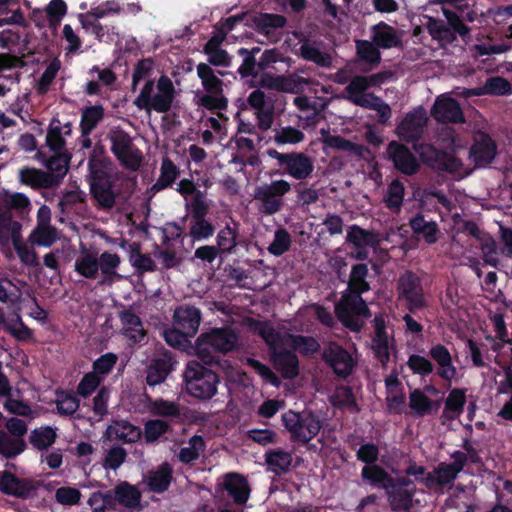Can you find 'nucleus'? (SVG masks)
Instances as JSON below:
<instances>
[{"mask_svg":"<svg viewBox=\"0 0 512 512\" xmlns=\"http://www.w3.org/2000/svg\"><path fill=\"white\" fill-rule=\"evenodd\" d=\"M361 478L373 487L384 490L390 511L410 512L414 508L417 486L412 479L405 476L394 477L380 465L363 466Z\"/></svg>","mask_w":512,"mask_h":512,"instance_id":"obj_1","label":"nucleus"},{"mask_svg":"<svg viewBox=\"0 0 512 512\" xmlns=\"http://www.w3.org/2000/svg\"><path fill=\"white\" fill-rule=\"evenodd\" d=\"M236 346L235 332L229 328H218L201 334L196 340L194 349L201 362L213 366L220 365L221 354L234 350Z\"/></svg>","mask_w":512,"mask_h":512,"instance_id":"obj_2","label":"nucleus"},{"mask_svg":"<svg viewBox=\"0 0 512 512\" xmlns=\"http://www.w3.org/2000/svg\"><path fill=\"white\" fill-rule=\"evenodd\" d=\"M154 80L146 81L140 93L134 100V105L141 110H155L157 113H168L176 99L177 90L167 75H160L154 94Z\"/></svg>","mask_w":512,"mask_h":512,"instance_id":"obj_3","label":"nucleus"},{"mask_svg":"<svg viewBox=\"0 0 512 512\" xmlns=\"http://www.w3.org/2000/svg\"><path fill=\"white\" fill-rule=\"evenodd\" d=\"M183 376L186 391L193 398L209 400L218 392L220 377L203 362L189 361Z\"/></svg>","mask_w":512,"mask_h":512,"instance_id":"obj_4","label":"nucleus"},{"mask_svg":"<svg viewBox=\"0 0 512 512\" xmlns=\"http://www.w3.org/2000/svg\"><path fill=\"white\" fill-rule=\"evenodd\" d=\"M282 424L290 434L292 442L307 444L316 438L323 423L313 411L288 410L282 415Z\"/></svg>","mask_w":512,"mask_h":512,"instance_id":"obj_5","label":"nucleus"},{"mask_svg":"<svg viewBox=\"0 0 512 512\" xmlns=\"http://www.w3.org/2000/svg\"><path fill=\"white\" fill-rule=\"evenodd\" d=\"M186 215L182 221H189V235L193 240H202L214 235L216 228L207 218L209 204L204 192H197L195 197L185 203Z\"/></svg>","mask_w":512,"mask_h":512,"instance_id":"obj_6","label":"nucleus"},{"mask_svg":"<svg viewBox=\"0 0 512 512\" xmlns=\"http://www.w3.org/2000/svg\"><path fill=\"white\" fill-rule=\"evenodd\" d=\"M397 292L399 299L406 302V307L410 313H416L428 306V301L424 296L423 281L412 270H406L399 277Z\"/></svg>","mask_w":512,"mask_h":512,"instance_id":"obj_7","label":"nucleus"},{"mask_svg":"<svg viewBox=\"0 0 512 512\" xmlns=\"http://www.w3.org/2000/svg\"><path fill=\"white\" fill-rule=\"evenodd\" d=\"M268 156L276 159L284 173L295 180L302 181L311 176L314 171V163L310 156L303 152L282 153L276 149H268Z\"/></svg>","mask_w":512,"mask_h":512,"instance_id":"obj_8","label":"nucleus"},{"mask_svg":"<svg viewBox=\"0 0 512 512\" xmlns=\"http://www.w3.org/2000/svg\"><path fill=\"white\" fill-rule=\"evenodd\" d=\"M90 195L98 208L109 211L116 204L117 192L115 190V176L112 171L95 172L87 176Z\"/></svg>","mask_w":512,"mask_h":512,"instance_id":"obj_9","label":"nucleus"},{"mask_svg":"<svg viewBox=\"0 0 512 512\" xmlns=\"http://www.w3.org/2000/svg\"><path fill=\"white\" fill-rule=\"evenodd\" d=\"M291 190L286 180H274L269 184L257 186L254 199L261 203L260 210L266 215H274L283 208V197Z\"/></svg>","mask_w":512,"mask_h":512,"instance_id":"obj_10","label":"nucleus"},{"mask_svg":"<svg viewBox=\"0 0 512 512\" xmlns=\"http://www.w3.org/2000/svg\"><path fill=\"white\" fill-rule=\"evenodd\" d=\"M111 151L120 164L130 170H137L142 163V153L133 144L129 134L123 130H116L109 134Z\"/></svg>","mask_w":512,"mask_h":512,"instance_id":"obj_11","label":"nucleus"},{"mask_svg":"<svg viewBox=\"0 0 512 512\" xmlns=\"http://www.w3.org/2000/svg\"><path fill=\"white\" fill-rule=\"evenodd\" d=\"M369 268L365 263H358L351 267L347 287L341 296V300L348 305H357L365 307V300L362 295L368 293L371 289L370 282L367 280Z\"/></svg>","mask_w":512,"mask_h":512,"instance_id":"obj_12","label":"nucleus"},{"mask_svg":"<svg viewBox=\"0 0 512 512\" xmlns=\"http://www.w3.org/2000/svg\"><path fill=\"white\" fill-rule=\"evenodd\" d=\"M38 490L32 479L21 478L9 471L0 472V492L21 499L33 497Z\"/></svg>","mask_w":512,"mask_h":512,"instance_id":"obj_13","label":"nucleus"},{"mask_svg":"<svg viewBox=\"0 0 512 512\" xmlns=\"http://www.w3.org/2000/svg\"><path fill=\"white\" fill-rule=\"evenodd\" d=\"M431 116L438 123H463L465 115L460 103L446 94L437 97L435 103L431 107Z\"/></svg>","mask_w":512,"mask_h":512,"instance_id":"obj_14","label":"nucleus"},{"mask_svg":"<svg viewBox=\"0 0 512 512\" xmlns=\"http://www.w3.org/2000/svg\"><path fill=\"white\" fill-rule=\"evenodd\" d=\"M427 123V116L421 106L406 114V117L397 125L396 133L406 142L419 140L423 136V129Z\"/></svg>","mask_w":512,"mask_h":512,"instance_id":"obj_15","label":"nucleus"},{"mask_svg":"<svg viewBox=\"0 0 512 512\" xmlns=\"http://www.w3.org/2000/svg\"><path fill=\"white\" fill-rule=\"evenodd\" d=\"M114 511L118 506L127 512L140 511L142 509V493L128 481H121L111 489Z\"/></svg>","mask_w":512,"mask_h":512,"instance_id":"obj_16","label":"nucleus"},{"mask_svg":"<svg viewBox=\"0 0 512 512\" xmlns=\"http://www.w3.org/2000/svg\"><path fill=\"white\" fill-rule=\"evenodd\" d=\"M269 360L284 379L299 376V358L294 349H286L282 344L269 353Z\"/></svg>","mask_w":512,"mask_h":512,"instance_id":"obj_17","label":"nucleus"},{"mask_svg":"<svg viewBox=\"0 0 512 512\" xmlns=\"http://www.w3.org/2000/svg\"><path fill=\"white\" fill-rule=\"evenodd\" d=\"M388 156L398 171L405 175H414L419 169L417 157L405 145L397 141H391L387 148Z\"/></svg>","mask_w":512,"mask_h":512,"instance_id":"obj_18","label":"nucleus"},{"mask_svg":"<svg viewBox=\"0 0 512 512\" xmlns=\"http://www.w3.org/2000/svg\"><path fill=\"white\" fill-rule=\"evenodd\" d=\"M497 154L495 140L484 132L474 135V142L469 151V157L477 167L491 164Z\"/></svg>","mask_w":512,"mask_h":512,"instance_id":"obj_19","label":"nucleus"},{"mask_svg":"<svg viewBox=\"0 0 512 512\" xmlns=\"http://www.w3.org/2000/svg\"><path fill=\"white\" fill-rule=\"evenodd\" d=\"M430 360L435 364V374L440 379L451 383L457 375L450 350L443 344H436L429 349Z\"/></svg>","mask_w":512,"mask_h":512,"instance_id":"obj_20","label":"nucleus"},{"mask_svg":"<svg viewBox=\"0 0 512 512\" xmlns=\"http://www.w3.org/2000/svg\"><path fill=\"white\" fill-rule=\"evenodd\" d=\"M323 360L338 377L346 378L352 373L354 361L351 354L340 345L333 344L325 348Z\"/></svg>","mask_w":512,"mask_h":512,"instance_id":"obj_21","label":"nucleus"},{"mask_svg":"<svg viewBox=\"0 0 512 512\" xmlns=\"http://www.w3.org/2000/svg\"><path fill=\"white\" fill-rule=\"evenodd\" d=\"M394 75L395 73L392 70H382L369 75H355L344 87V92L347 95H366L365 91L369 88L391 81Z\"/></svg>","mask_w":512,"mask_h":512,"instance_id":"obj_22","label":"nucleus"},{"mask_svg":"<svg viewBox=\"0 0 512 512\" xmlns=\"http://www.w3.org/2000/svg\"><path fill=\"white\" fill-rule=\"evenodd\" d=\"M335 314L343 326L350 331L360 332L362 329V322L358 316L370 317L371 311L365 303V307L359 304L353 306L346 304L345 300H341L335 305Z\"/></svg>","mask_w":512,"mask_h":512,"instance_id":"obj_23","label":"nucleus"},{"mask_svg":"<svg viewBox=\"0 0 512 512\" xmlns=\"http://www.w3.org/2000/svg\"><path fill=\"white\" fill-rule=\"evenodd\" d=\"M219 487L227 492L236 505L240 506L246 504L251 494L248 480L243 475L236 472L225 474Z\"/></svg>","mask_w":512,"mask_h":512,"instance_id":"obj_24","label":"nucleus"},{"mask_svg":"<svg viewBox=\"0 0 512 512\" xmlns=\"http://www.w3.org/2000/svg\"><path fill=\"white\" fill-rule=\"evenodd\" d=\"M173 317L174 325L193 337L198 332L202 313L194 305L181 304L176 307Z\"/></svg>","mask_w":512,"mask_h":512,"instance_id":"obj_25","label":"nucleus"},{"mask_svg":"<svg viewBox=\"0 0 512 512\" xmlns=\"http://www.w3.org/2000/svg\"><path fill=\"white\" fill-rule=\"evenodd\" d=\"M452 463H439L435 468V474L438 477V485L444 487V485L451 484L455 481L458 474L462 472L467 464V457L465 452L461 450H455L451 454Z\"/></svg>","mask_w":512,"mask_h":512,"instance_id":"obj_26","label":"nucleus"},{"mask_svg":"<svg viewBox=\"0 0 512 512\" xmlns=\"http://www.w3.org/2000/svg\"><path fill=\"white\" fill-rule=\"evenodd\" d=\"M173 481V467L168 462H162L156 470L147 472L146 486L150 492L162 494L169 489Z\"/></svg>","mask_w":512,"mask_h":512,"instance_id":"obj_27","label":"nucleus"},{"mask_svg":"<svg viewBox=\"0 0 512 512\" xmlns=\"http://www.w3.org/2000/svg\"><path fill=\"white\" fill-rule=\"evenodd\" d=\"M372 40L379 49L397 48L402 45V38L395 27L381 21L371 28Z\"/></svg>","mask_w":512,"mask_h":512,"instance_id":"obj_28","label":"nucleus"},{"mask_svg":"<svg viewBox=\"0 0 512 512\" xmlns=\"http://www.w3.org/2000/svg\"><path fill=\"white\" fill-rule=\"evenodd\" d=\"M174 360L168 353H163L160 357L151 361L146 371V383L149 386H155L165 381L174 368Z\"/></svg>","mask_w":512,"mask_h":512,"instance_id":"obj_29","label":"nucleus"},{"mask_svg":"<svg viewBox=\"0 0 512 512\" xmlns=\"http://www.w3.org/2000/svg\"><path fill=\"white\" fill-rule=\"evenodd\" d=\"M346 99L354 105L375 110L380 123H386L391 117V107L375 94L365 96H346Z\"/></svg>","mask_w":512,"mask_h":512,"instance_id":"obj_30","label":"nucleus"},{"mask_svg":"<svg viewBox=\"0 0 512 512\" xmlns=\"http://www.w3.org/2000/svg\"><path fill=\"white\" fill-rule=\"evenodd\" d=\"M466 403V388H452L445 400L444 410L442 412L441 418L444 420L453 421L454 419L460 417L465 410Z\"/></svg>","mask_w":512,"mask_h":512,"instance_id":"obj_31","label":"nucleus"},{"mask_svg":"<svg viewBox=\"0 0 512 512\" xmlns=\"http://www.w3.org/2000/svg\"><path fill=\"white\" fill-rule=\"evenodd\" d=\"M265 462L269 472L274 475H284L290 471L293 462L292 452L282 448L269 449L265 453Z\"/></svg>","mask_w":512,"mask_h":512,"instance_id":"obj_32","label":"nucleus"},{"mask_svg":"<svg viewBox=\"0 0 512 512\" xmlns=\"http://www.w3.org/2000/svg\"><path fill=\"white\" fill-rule=\"evenodd\" d=\"M409 227L412 232L424 239L427 244L437 243V234L439 229L436 221L426 220L423 213H417L408 221Z\"/></svg>","mask_w":512,"mask_h":512,"instance_id":"obj_33","label":"nucleus"},{"mask_svg":"<svg viewBox=\"0 0 512 512\" xmlns=\"http://www.w3.org/2000/svg\"><path fill=\"white\" fill-rule=\"evenodd\" d=\"M22 224L14 220L8 207L0 208V244L8 245L9 239H12L14 244L15 240L21 239Z\"/></svg>","mask_w":512,"mask_h":512,"instance_id":"obj_34","label":"nucleus"},{"mask_svg":"<svg viewBox=\"0 0 512 512\" xmlns=\"http://www.w3.org/2000/svg\"><path fill=\"white\" fill-rule=\"evenodd\" d=\"M20 181L22 184L34 189L53 188L56 186V181L49 172L30 167L20 170Z\"/></svg>","mask_w":512,"mask_h":512,"instance_id":"obj_35","label":"nucleus"},{"mask_svg":"<svg viewBox=\"0 0 512 512\" xmlns=\"http://www.w3.org/2000/svg\"><path fill=\"white\" fill-rule=\"evenodd\" d=\"M356 54L362 63L369 66L368 68L363 69L364 72L376 69L381 63V53L373 40H357Z\"/></svg>","mask_w":512,"mask_h":512,"instance_id":"obj_36","label":"nucleus"},{"mask_svg":"<svg viewBox=\"0 0 512 512\" xmlns=\"http://www.w3.org/2000/svg\"><path fill=\"white\" fill-rule=\"evenodd\" d=\"M346 241L357 249L376 247L379 244L378 234L361 228L358 224H352L346 234Z\"/></svg>","mask_w":512,"mask_h":512,"instance_id":"obj_37","label":"nucleus"},{"mask_svg":"<svg viewBox=\"0 0 512 512\" xmlns=\"http://www.w3.org/2000/svg\"><path fill=\"white\" fill-rule=\"evenodd\" d=\"M103 118L104 107L101 104L84 107L80 120L82 136H89Z\"/></svg>","mask_w":512,"mask_h":512,"instance_id":"obj_38","label":"nucleus"},{"mask_svg":"<svg viewBox=\"0 0 512 512\" xmlns=\"http://www.w3.org/2000/svg\"><path fill=\"white\" fill-rule=\"evenodd\" d=\"M189 446L180 448L177 459L183 464H192L197 461L202 452L206 450L207 444L202 435H192Z\"/></svg>","mask_w":512,"mask_h":512,"instance_id":"obj_39","label":"nucleus"},{"mask_svg":"<svg viewBox=\"0 0 512 512\" xmlns=\"http://www.w3.org/2000/svg\"><path fill=\"white\" fill-rule=\"evenodd\" d=\"M199 79L202 85L209 95H222L223 93V81L217 77L214 70L205 63H200L196 67Z\"/></svg>","mask_w":512,"mask_h":512,"instance_id":"obj_40","label":"nucleus"},{"mask_svg":"<svg viewBox=\"0 0 512 512\" xmlns=\"http://www.w3.org/2000/svg\"><path fill=\"white\" fill-rule=\"evenodd\" d=\"M300 56L307 61H311L315 65L322 68H330L332 65V58L328 53L320 51L316 47L315 42L306 40L299 48Z\"/></svg>","mask_w":512,"mask_h":512,"instance_id":"obj_41","label":"nucleus"},{"mask_svg":"<svg viewBox=\"0 0 512 512\" xmlns=\"http://www.w3.org/2000/svg\"><path fill=\"white\" fill-rule=\"evenodd\" d=\"M286 22L285 16L268 12L252 17V25L256 31L266 36H269L270 28H282Z\"/></svg>","mask_w":512,"mask_h":512,"instance_id":"obj_42","label":"nucleus"},{"mask_svg":"<svg viewBox=\"0 0 512 512\" xmlns=\"http://www.w3.org/2000/svg\"><path fill=\"white\" fill-rule=\"evenodd\" d=\"M27 444L23 439H15L0 429V455L6 459H14L21 455Z\"/></svg>","mask_w":512,"mask_h":512,"instance_id":"obj_43","label":"nucleus"},{"mask_svg":"<svg viewBox=\"0 0 512 512\" xmlns=\"http://www.w3.org/2000/svg\"><path fill=\"white\" fill-rule=\"evenodd\" d=\"M217 244L215 245L220 252V256L226 257L232 254L237 247V230L226 224L222 228L216 237Z\"/></svg>","mask_w":512,"mask_h":512,"instance_id":"obj_44","label":"nucleus"},{"mask_svg":"<svg viewBox=\"0 0 512 512\" xmlns=\"http://www.w3.org/2000/svg\"><path fill=\"white\" fill-rule=\"evenodd\" d=\"M409 408L417 417H423L433 412L434 400L426 396L420 388H415L409 393Z\"/></svg>","mask_w":512,"mask_h":512,"instance_id":"obj_45","label":"nucleus"},{"mask_svg":"<svg viewBox=\"0 0 512 512\" xmlns=\"http://www.w3.org/2000/svg\"><path fill=\"white\" fill-rule=\"evenodd\" d=\"M172 430V426L164 419H148L144 423V441L146 444L155 443L160 440L161 436Z\"/></svg>","mask_w":512,"mask_h":512,"instance_id":"obj_46","label":"nucleus"},{"mask_svg":"<svg viewBox=\"0 0 512 512\" xmlns=\"http://www.w3.org/2000/svg\"><path fill=\"white\" fill-rule=\"evenodd\" d=\"M510 93H512V86L502 76H490L483 87L475 91V95H510Z\"/></svg>","mask_w":512,"mask_h":512,"instance_id":"obj_47","label":"nucleus"},{"mask_svg":"<svg viewBox=\"0 0 512 512\" xmlns=\"http://www.w3.org/2000/svg\"><path fill=\"white\" fill-rule=\"evenodd\" d=\"M114 434L118 440L124 443H136L143 435L140 427L130 423L129 420H116L114 422Z\"/></svg>","mask_w":512,"mask_h":512,"instance_id":"obj_48","label":"nucleus"},{"mask_svg":"<svg viewBox=\"0 0 512 512\" xmlns=\"http://www.w3.org/2000/svg\"><path fill=\"white\" fill-rule=\"evenodd\" d=\"M56 432L50 426L35 428L29 435L30 444L38 450H46L55 444Z\"/></svg>","mask_w":512,"mask_h":512,"instance_id":"obj_49","label":"nucleus"},{"mask_svg":"<svg viewBox=\"0 0 512 512\" xmlns=\"http://www.w3.org/2000/svg\"><path fill=\"white\" fill-rule=\"evenodd\" d=\"M405 197V186L399 179H394L388 185L384 202L390 211H399Z\"/></svg>","mask_w":512,"mask_h":512,"instance_id":"obj_50","label":"nucleus"},{"mask_svg":"<svg viewBox=\"0 0 512 512\" xmlns=\"http://www.w3.org/2000/svg\"><path fill=\"white\" fill-rule=\"evenodd\" d=\"M130 264L140 273L154 271L156 265L148 254L141 252L140 244L132 243L129 245Z\"/></svg>","mask_w":512,"mask_h":512,"instance_id":"obj_51","label":"nucleus"},{"mask_svg":"<svg viewBox=\"0 0 512 512\" xmlns=\"http://www.w3.org/2000/svg\"><path fill=\"white\" fill-rule=\"evenodd\" d=\"M110 166L111 161L106 156L104 147L101 145L95 146L88 157L87 175H93L95 172L100 173L110 171Z\"/></svg>","mask_w":512,"mask_h":512,"instance_id":"obj_52","label":"nucleus"},{"mask_svg":"<svg viewBox=\"0 0 512 512\" xmlns=\"http://www.w3.org/2000/svg\"><path fill=\"white\" fill-rule=\"evenodd\" d=\"M75 271L86 279H96L99 273V262L95 255L85 253L75 261Z\"/></svg>","mask_w":512,"mask_h":512,"instance_id":"obj_53","label":"nucleus"},{"mask_svg":"<svg viewBox=\"0 0 512 512\" xmlns=\"http://www.w3.org/2000/svg\"><path fill=\"white\" fill-rule=\"evenodd\" d=\"M406 365L414 375L420 376L422 379L435 373V364L421 354H410Z\"/></svg>","mask_w":512,"mask_h":512,"instance_id":"obj_54","label":"nucleus"},{"mask_svg":"<svg viewBox=\"0 0 512 512\" xmlns=\"http://www.w3.org/2000/svg\"><path fill=\"white\" fill-rule=\"evenodd\" d=\"M289 338L292 349L302 355H312L320 350V344L314 336L289 334Z\"/></svg>","mask_w":512,"mask_h":512,"instance_id":"obj_55","label":"nucleus"},{"mask_svg":"<svg viewBox=\"0 0 512 512\" xmlns=\"http://www.w3.org/2000/svg\"><path fill=\"white\" fill-rule=\"evenodd\" d=\"M61 122L57 118H52L49 130L46 135V145L55 154H59L66 145L63 137Z\"/></svg>","mask_w":512,"mask_h":512,"instance_id":"obj_56","label":"nucleus"},{"mask_svg":"<svg viewBox=\"0 0 512 512\" xmlns=\"http://www.w3.org/2000/svg\"><path fill=\"white\" fill-rule=\"evenodd\" d=\"M178 174L179 170L176 164L168 157L163 158L160 167V177L158 178L155 187L158 189H164L171 186L176 181Z\"/></svg>","mask_w":512,"mask_h":512,"instance_id":"obj_57","label":"nucleus"},{"mask_svg":"<svg viewBox=\"0 0 512 512\" xmlns=\"http://www.w3.org/2000/svg\"><path fill=\"white\" fill-rule=\"evenodd\" d=\"M292 245V237L285 228H279L274 232V238L268 246L270 254L281 256L289 251Z\"/></svg>","mask_w":512,"mask_h":512,"instance_id":"obj_58","label":"nucleus"},{"mask_svg":"<svg viewBox=\"0 0 512 512\" xmlns=\"http://www.w3.org/2000/svg\"><path fill=\"white\" fill-rule=\"evenodd\" d=\"M87 505L93 512L114 511L111 491L93 492L87 500Z\"/></svg>","mask_w":512,"mask_h":512,"instance_id":"obj_59","label":"nucleus"},{"mask_svg":"<svg viewBox=\"0 0 512 512\" xmlns=\"http://www.w3.org/2000/svg\"><path fill=\"white\" fill-rule=\"evenodd\" d=\"M305 138V134L297 128H293V126H284L281 129L275 130L274 141L277 145H296L303 141Z\"/></svg>","mask_w":512,"mask_h":512,"instance_id":"obj_60","label":"nucleus"},{"mask_svg":"<svg viewBox=\"0 0 512 512\" xmlns=\"http://www.w3.org/2000/svg\"><path fill=\"white\" fill-rule=\"evenodd\" d=\"M80 407V400L72 393L61 392L57 394L56 409L60 415L71 416Z\"/></svg>","mask_w":512,"mask_h":512,"instance_id":"obj_61","label":"nucleus"},{"mask_svg":"<svg viewBox=\"0 0 512 512\" xmlns=\"http://www.w3.org/2000/svg\"><path fill=\"white\" fill-rule=\"evenodd\" d=\"M326 143L331 148L352 152L359 156H362L364 151H369L368 148H366L365 146L355 144V142H352L351 140H348L340 135L328 136L326 139Z\"/></svg>","mask_w":512,"mask_h":512,"instance_id":"obj_62","label":"nucleus"},{"mask_svg":"<svg viewBox=\"0 0 512 512\" xmlns=\"http://www.w3.org/2000/svg\"><path fill=\"white\" fill-rule=\"evenodd\" d=\"M443 14L447 20L446 24L450 27L456 37L459 35L464 40L470 37V28L458 16L457 12L450 9H444Z\"/></svg>","mask_w":512,"mask_h":512,"instance_id":"obj_63","label":"nucleus"},{"mask_svg":"<svg viewBox=\"0 0 512 512\" xmlns=\"http://www.w3.org/2000/svg\"><path fill=\"white\" fill-rule=\"evenodd\" d=\"M151 413L153 415L161 417H172L177 418L180 416L179 404L175 401H169L165 399H157L153 402Z\"/></svg>","mask_w":512,"mask_h":512,"instance_id":"obj_64","label":"nucleus"}]
</instances>
